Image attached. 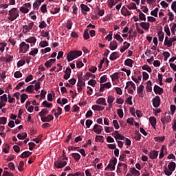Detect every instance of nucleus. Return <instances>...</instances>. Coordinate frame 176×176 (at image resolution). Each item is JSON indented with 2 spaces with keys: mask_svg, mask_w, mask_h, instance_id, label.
Here are the masks:
<instances>
[{
  "mask_svg": "<svg viewBox=\"0 0 176 176\" xmlns=\"http://www.w3.org/2000/svg\"><path fill=\"white\" fill-rule=\"evenodd\" d=\"M67 160H68V157L65 155V151H63V156L54 162V167L56 168H63V167H65L67 164Z\"/></svg>",
  "mask_w": 176,
  "mask_h": 176,
  "instance_id": "nucleus-1",
  "label": "nucleus"
},
{
  "mask_svg": "<svg viewBox=\"0 0 176 176\" xmlns=\"http://www.w3.org/2000/svg\"><path fill=\"white\" fill-rule=\"evenodd\" d=\"M19 13H20L19 9H17V8H13L8 11V20H10V21H14V20H16V19L20 16V14Z\"/></svg>",
  "mask_w": 176,
  "mask_h": 176,
  "instance_id": "nucleus-2",
  "label": "nucleus"
},
{
  "mask_svg": "<svg viewBox=\"0 0 176 176\" xmlns=\"http://www.w3.org/2000/svg\"><path fill=\"white\" fill-rule=\"evenodd\" d=\"M82 56V51H70L67 56L68 63H71L72 60H75L77 57Z\"/></svg>",
  "mask_w": 176,
  "mask_h": 176,
  "instance_id": "nucleus-3",
  "label": "nucleus"
},
{
  "mask_svg": "<svg viewBox=\"0 0 176 176\" xmlns=\"http://www.w3.org/2000/svg\"><path fill=\"white\" fill-rule=\"evenodd\" d=\"M117 163L118 159H116V157H113L104 170H107L108 168H109L110 171H115V166H116Z\"/></svg>",
  "mask_w": 176,
  "mask_h": 176,
  "instance_id": "nucleus-4",
  "label": "nucleus"
},
{
  "mask_svg": "<svg viewBox=\"0 0 176 176\" xmlns=\"http://www.w3.org/2000/svg\"><path fill=\"white\" fill-rule=\"evenodd\" d=\"M28 49H30V45L24 41L19 45V53H27Z\"/></svg>",
  "mask_w": 176,
  "mask_h": 176,
  "instance_id": "nucleus-5",
  "label": "nucleus"
},
{
  "mask_svg": "<svg viewBox=\"0 0 176 176\" xmlns=\"http://www.w3.org/2000/svg\"><path fill=\"white\" fill-rule=\"evenodd\" d=\"M32 28H34V22H31L28 25H24L23 26V32H24V34H28V32H30Z\"/></svg>",
  "mask_w": 176,
  "mask_h": 176,
  "instance_id": "nucleus-6",
  "label": "nucleus"
},
{
  "mask_svg": "<svg viewBox=\"0 0 176 176\" xmlns=\"http://www.w3.org/2000/svg\"><path fill=\"white\" fill-rule=\"evenodd\" d=\"M152 102L154 108H159L160 106V96H156L152 99Z\"/></svg>",
  "mask_w": 176,
  "mask_h": 176,
  "instance_id": "nucleus-7",
  "label": "nucleus"
},
{
  "mask_svg": "<svg viewBox=\"0 0 176 176\" xmlns=\"http://www.w3.org/2000/svg\"><path fill=\"white\" fill-rule=\"evenodd\" d=\"M153 91L155 94H159L160 96L164 93V89L156 85L154 86Z\"/></svg>",
  "mask_w": 176,
  "mask_h": 176,
  "instance_id": "nucleus-8",
  "label": "nucleus"
},
{
  "mask_svg": "<svg viewBox=\"0 0 176 176\" xmlns=\"http://www.w3.org/2000/svg\"><path fill=\"white\" fill-rule=\"evenodd\" d=\"M102 126L96 124L94 126V128H93V131H94V133H96V134H101V133L102 132Z\"/></svg>",
  "mask_w": 176,
  "mask_h": 176,
  "instance_id": "nucleus-9",
  "label": "nucleus"
},
{
  "mask_svg": "<svg viewBox=\"0 0 176 176\" xmlns=\"http://www.w3.org/2000/svg\"><path fill=\"white\" fill-rule=\"evenodd\" d=\"M54 119V117L52 115H48L47 116H43L41 118V122H52Z\"/></svg>",
  "mask_w": 176,
  "mask_h": 176,
  "instance_id": "nucleus-10",
  "label": "nucleus"
},
{
  "mask_svg": "<svg viewBox=\"0 0 176 176\" xmlns=\"http://www.w3.org/2000/svg\"><path fill=\"white\" fill-rule=\"evenodd\" d=\"M109 47L110 50H116L118 49V42L116 40L111 41Z\"/></svg>",
  "mask_w": 176,
  "mask_h": 176,
  "instance_id": "nucleus-11",
  "label": "nucleus"
},
{
  "mask_svg": "<svg viewBox=\"0 0 176 176\" xmlns=\"http://www.w3.org/2000/svg\"><path fill=\"white\" fill-rule=\"evenodd\" d=\"M157 156H159V151H151L149 153V157L150 159H156L157 157Z\"/></svg>",
  "mask_w": 176,
  "mask_h": 176,
  "instance_id": "nucleus-12",
  "label": "nucleus"
},
{
  "mask_svg": "<svg viewBox=\"0 0 176 176\" xmlns=\"http://www.w3.org/2000/svg\"><path fill=\"white\" fill-rule=\"evenodd\" d=\"M140 26L143 30H145V31H148L151 27V24L148 22H142L140 23Z\"/></svg>",
  "mask_w": 176,
  "mask_h": 176,
  "instance_id": "nucleus-13",
  "label": "nucleus"
},
{
  "mask_svg": "<svg viewBox=\"0 0 176 176\" xmlns=\"http://www.w3.org/2000/svg\"><path fill=\"white\" fill-rule=\"evenodd\" d=\"M123 47H121L120 51L121 53H124V52H126V50H127V48L130 46V43H127V42H124L123 43Z\"/></svg>",
  "mask_w": 176,
  "mask_h": 176,
  "instance_id": "nucleus-14",
  "label": "nucleus"
},
{
  "mask_svg": "<svg viewBox=\"0 0 176 176\" xmlns=\"http://www.w3.org/2000/svg\"><path fill=\"white\" fill-rule=\"evenodd\" d=\"M96 104H98L99 105H107V100L104 98H99L96 100Z\"/></svg>",
  "mask_w": 176,
  "mask_h": 176,
  "instance_id": "nucleus-15",
  "label": "nucleus"
},
{
  "mask_svg": "<svg viewBox=\"0 0 176 176\" xmlns=\"http://www.w3.org/2000/svg\"><path fill=\"white\" fill-rule=\"evenodd\" d=\"M129 171L132 174V175H135V176L141 175V173H140V171L135 169V168H131Z\"/></svg>",
  "mask_w": 176,
  "mask_h": 176,
  "instance_id": "nucleus-16",
  "label": "nucleus"
},
{
  "mask_svg": "<svg viewBox=\"0 0 176 176\" xmlns=\"http://www.w3.org/2000/svg\"><path fill=\"white\" fill-rule=\"evenodd\" d=\"M53 63H56V59H50L49 60H47L45 63V66L47 68H50L52 65H53Z\"/></svg>",
  "mask_w": 176,
  "mask_h": 176,
  "instance_id": "nucleus-17",
  "label": "nucleus"
},
{
  "mask_svg": "<svg viewBox=\"0 0 176 176\" xmlns=\"http://www.w3.org/2000/svg\"><path fill=\"white\" fill-rule=\"evenodd\" d=\"M149 122L153 128L156 129V118L155 117H150Z\"/></svg>",
  "mask_w": 176,
  "mask_h": 176,
  "instance_id": "nucleus-18",
  "label": "nucleus"
},
{
  "mask_svg": "<svg viewBox=\"0 0 176 176\" xmlns=\"http://www.w3.org/2000/svg\"><path fill=\"white\" fill-rule=\"evenodd\" d=\"M134 63V60L130 59V58H127L126 60H124V65H126V67H133V64Z\"/></svg>",
  "mask_w": 176,
  "mask_h": 176,
  "instance_id": "nucleus-19",
  "label": "nucleus"
},
{
  "mask_svg": "<svg viewBox=\"0 0 176 176\" xmlns=\"http://www.w3.org/2000/svg\"><path fill=\"white\" fill-rule=\"evenodd\" d=\"M175 167H176V164H175V162H170L168 165V168L170 171H175Z\"/></svg>",
  "mask_w": 176,
  "mask_h": 176,
  "instance_id": "nucleus-20",
  "label": "nucleus"
},
{
  "mask_svg": "<svg viewBox=\"0 0 176 176\" xmlns=\"http://www.w3.org/2000/svg\"><path fill=\"white\" fill-rule=\"evenodd\" d=\"M144 85H141L137 89L138 94H139V97H142V93H144Z\"/></svg>",
  "mask_w": 176,
  "mask_h": 176,
  "instance_id": "nucleus-21",
  "label": "nucleus"
},
{
  "mask_svg": "<svg viewBox=\"0 0 176 176\" xmlns=\"http://www.w3.org/2000/svg\"><path fill=\"white\" fill-rule=\"evenodd\" d=\"M118 58H119V56H118V52H113L111 54L109 59L111 61H115V60H117Z\"/></svg>",
  "mask_w": 176,
  "mask_h": 176,
  "instance_id": "nucleus-22",
  "label": "nucleus"
},
{
  "mask_svg": "<svg viewBox=\"0 0 176 176\" xmlns=\"http://www.w3.org/2000/svg\"><path fill=\"white\" fill-rule=\"evenodd\" d=\"M146 91L148 93H151L152 91V81L148 80L146 82Z\"/></svg>",
  "mask_w": 176,
  "mask_h": 176,
  "instance_id": "nucleus-23",
  "label": "nucleus"
},
{
  "mask_svg": "<svg viewBox=\"0 0 176 176\" xmlns=\"http://www.w3.org/2000/svg\"><path fill=\"white\" fill-rule=\"evenodd\" d=\"M30 155H32V152H30L29 151H28L23 152V153L20 155V157H21L22 159H25V157H29V156H30Z\"/></svg>",
  "mask_w": 176,
  "mask_h": 176,
  "instance_id": "nucleus-24",
  "label": "nucleus"
},
{
  "mask_svg": "<svg viewBox=\"0 0 176 176\" xmlns=\"http://www.w3.org/2000/svg\"><path fill=\"white\" fill-rule=\"evenodd\" d=\"M91 108L93 111H104V109H105V107H102L100 105H93Z\"/></svg>",
  "mask_w": 176,
  "mask_h": 176,
  "instance_id": "nucleus-25",
  "label": "nucleus"
},
{
  "mask_svg": "<svg viewBox=\"0 0 176 176\" xmlns=\"http://www.w3.org/2000/svg\"><path fill=\"white\" fill-rule=\"evenodd\" d=\"M78 83L77 85H82V86H86L85 78H83L82 76H78Z\"/></svg>",
  "mask_w": 176,
  "mask_h": 176,
  "instance_id": "nucleus-26",
  "label": "nucleus"
},
{
  "mask_svg": "<svg viewBox=\"0 0 176 176\" xmlns=\"http://www.w3.org/2000/svg\"><path fill=\"white\" fill-rule=\"evenodd\" d=\"M72 156L73 158H74V160H76V162H79V160H80V154L78 153H72Z\"/></svg>",
  "mask_w": 176,
  "mask_h": 176,
  "instance_id": "nucleus-27",
  "label": "nucleus"
},
{
  "mask_svg": "<svg viewBox=\"0 0 176 176\" xmlns=\"http://www.w3.org/2000/svg\"><path fill=\"white\" fill-rule=\"evenodd\" d=\"M41 2L37 1L36 0L33 3V9L34 10H39V6H41Z\"/></svg>",
  "mask_w": 176,
  "mask_h": 176,
  "instance_id": "nucleus-28",
  "label": "nucleus"
},
{
  "mask_svg": "<svg viewBox=\"0 0 176 176\" xmlns=\"http://www.w3.org/2000/svg\"><path fill=\"white\" fill-rule=\"evenodd\" d=\"M158 41L160 42H163V40L164 39V33H163V31L158 32Z\"/></svg>",
  "mask_w": 176,
  "mask_h": 176,
  "instance_id": "nucleus-29",
  "label": "nucleus"
},
{
  "mask_svg": "<svg viewBox=\"0 0 176 176\" xmlns=\"http://www.w3.org/2000/svg\"><path fill=\"white\" fill-rule=\"evenodd\" d=\"M47 113H49L47 109H43L40 113H38V116L42 118L43 116H46L45 115H47Z\"/></svg>",
  "mask_w": 176,
  "mask_h": 176,
  "instance_id": "nucleus-30",
  "label": "nucleus"
},
{
  "mask_svg": "<svg viewBox=\"0 0 176 176\" xmlns=\"http://www.w3.org/2000/svg\"><path fill=\"white\" fill-rule=\"evenodd\" d=\"M42 105L44 108H52L53 107V104L47 102V100L43 101Z\"/></svg>",
  "mask_w": 176,
  "mask_h": 176,
  "instance_id": "nucleus-31",
  "label": "nucleus"
},
{
  "mask_svg": "<svg viewBox=\"0 0 176 176\" xmlns=\"http://www.w3.org/2000/svg\"><path fill=\"white\" fill-rule=\"evenodd\" d=\"M25 42L28 43H35L36 42V38L32 36L28 39H25Z\"/></svg>",
  "mask_w": 176,
  "mask_h": 176,
  "instance_id": "nucleus-32",
  "label": "nucleus"
},
{
  "mask_svg": "<svg viewBox=\"0 0 176 176\" xmlns=\"http://www.w3.org/2000/svg\"><path fill=\"white\" fill-rule=\"evenodd\" d=\"M111 80H113V82L114 80H119V73L116 72L113 74H112L111 76Z\"/></svg>",
  "mask_w": 176,
  "mask_h": 176,
  "instance_id": "nucleus-33",
  "label": "nucleus"
},
{
  "mask_svg": "<svg viewBox=\"0 0 176 176\" xmlns=\"http://www.w3.org/2000/svg\"><path fill=\"white\" fill-rule=\"evenodd\" d=\"M27 98H28V95L25 94H23L21 95V104H24V102H25V100H27Z\"/></svg>",
  "mask_w": 176,
  "mask_h": 176,
  "instance_id": "nucleus-34",
  "label": "nucleus"
},
{
  "mask_svg": "<svg viewBox=\"0 0 176 176\" xmlns=\"http://www.w3.org/2000/svg\"><path fill=\"white\" fill-rule=\"evenodd\" d=\"M116 3H118V0H109V7L110 8V9H112V8H113V6L116 5Z\"/></svg>",
  "mask_w": 176,
  "mask_h": 176,
  "instance_id": "nucleus-35",
  "label": "nucleus"
},
{
  "mask_svg": "<svg viewBox=\"0 0 176 176\" xmlns=\"http://www.w3.org/2000/svg\"><path fill=\"white\" fill-rule=\"evenodd\" d=\"M40 10L42 13L45 14V13H47V5L46 4H43Z\"/></svg>",
  "mask_w": 176,
  "mask_h": 176,
  "instance_id": "nucleus-36",
  "label": "nucleus"
},
{
  "mask_svg": "<svg viewBox=\"0 0 176 176\" xmlns=\"http://www.w3.org/2000/svg\"><path fill=\"white\" fill-rule=\"evenodd\" d=\"M83 38L85 40L89 39L90 34H89V29H86L84 32Z\"/></svg>",
  "mask_w": 176,
  "mask_h": 176,
  "instance_id": "nucleus-37",
  "label": "nucleus"
},
{
  "mask_svg": "<svg viewBox=\"0 0 176 176\" xmlns=\"http://www.w3.org/2000/svg\"><path fill=\"white\" fill-rule=\"evenodd\" d=\"M80 8L82 10H84V12H89L90 11V8L87 6L86 4H81Z\"/></svg>",
  "mask_w": 176,
  "mask_h": 176,
  "instance_id": "nucleus-38",
  "label": "nucleus"
},
{
  "mask_svg": "<svg viewBox=\"0 0 176 176\" xmlns=\"http://www.w3.org/2000/svg\"><path fill=\"white\" fill-rule=\"evenodd\" d=\"M95 141L97 142L99 141V142H104V136L102 135H96L95 138Z\"/></svg>",
  "mask_w": 176,
  "mask_h": 176,
  "instance_id": "nucleus-39",
  "label": "nucleus"
},
{
  "mask_svg": "<svg viewBox=\"0 0 176 176\" xmlns=\"http://www.w3.org/2000/svg\"><path fill=\"white\" fill-rule=\"evenodd\" d=\"M136 135L133 137L134 140L136 141H140L141 140V133L138 131H136L135 132Z\"/></svg>",
  "mask_w": 176,
  "mask_h": 176,
  "instance_id": "nucleus-40",
  "label": "nucleus"
},
{
  "mask_svg": "<svg viewBox=\"0 0 176 176\" xmlns=\"http://www.w3.org/2000/svg\"><path fill=\"white\" fill-rule=\"evenodd\" d=\"M164 146H162L161 149H160V156H159V159H163V157H164Z\"/></svg>",
  "mask_w": 176,
  "mask_h": 176,
  "instance_id": "nucleus-41",
  "label": "nucleus"
},
{
  "mask_svg": "<svg viewBox=\"0 0 176 176\" xmlns=\"http://www.w3.org/2000/svg\"><path fill=\"white\" fill-rule=\"evenodd\" d=\"M142 69H144V71H146L147 72H152V68H151L147 65H144L142 67Z\"/></svg>",
  "mask_w": 176,
  "mask_h": 176,
  "instance_id": "nucleus-42",
  "label": "nucleus"
},
{
  "mask_svg": "<svg viewBox=\"0 0 176 176\" xmlns=\"http://www.w3.org/2000/svg\"><path fill=\"white\" fill-rule=\"evenodd\" d=\"M114 39H116V41H118L120 43L123 42V38H122V36L118 34L114 35Z\"/></svg>",
  "mask_w": 176,
  "mask_h": 176,
  "instance_id": "nucleus-43",
  "label": "nucleus"
},
{
  "mask_svg": "<svg viewBox=\"0 0 176 176\" xmlns=\"http://www.w3.org/2000/svg\"><path fill=\"white\" fill-rule=\"evenodd\" d=\"M88 85L89 86H92V87H94V86L97 85V81L94 79H91L90 80L88 81Z\"/></svg>",
  "mask_w": 176,
  "mask_h": 176,
  "instance_id": "nucleus-44",
  "label": "nucleus"
},
{
  "mask_svg": "<svg viewBox=\"0 0 176 176\" xmlns=\"http://www.w3.org/2000/svg\"><path fill=\"white\" fill-rule=\"evenodd\" d=\"M128 9H129V10H135L137 9V5L135 4V3H131V4H129V6H127Z\"/></svg>",
  "mask_w": 176,
  "mask_h": 176,
  "instance_id": "nucleus-45",
  "label": "nucleus"
},
{
  "mask_svg": "<svg viewBox=\"0 0 176 176\" xmlns=\"http://www.w3.org/2000/svg\"><path fill=\"white\" fill-rule=\"evenodd\" d=\"M57 111H58V112L54 113L55 118H58V116L61 115V113H63V109H61V107H58L57 108Z\"/></svg>",
  "mask_w": 176,
  "mask_h": 176,
  "instance_id": "nucleus-46",
  "label": "nucleus"
},
{
  "mask_svg": "<svg viewBox=\"0 0 176 176\" xmlns=\"http://www.w3.org/2000/svg\"><path fill=\"white\" fill-rule=\"evenodd\" d=\"M38 27L41 28V30H43V28H46V27H47V24L46 22H45V21H43L40 23Z\"/></svg>",
  "mask_w": 176,
  "mask_h": 176,
  "instance_id": "nucleus-47",
  "label": "nucleus"
},
{
  "mask_svg": "<svg viewBox=\"0 0 176 176\" xmlns=\"http://www.w3.org/2000/svg\"><path fill=\"white\" fill-rule=\"evenodd\" d=\"M114 130L115 129L112 126H104V131L106 133H112Z\"/></svg>",
  "mask_w": 176,
  "mask_h": 176,
  "instance_id": "nucleus-48",
  "label": "nucleus"
},
{
  "mask_svg": "<svg viewBox=\"0 0 176 176\" xmlns=\"http://www.w3.org/2000/svg\"><path fill=\"white\" fill-rule=\"evenodd\" d=\"M9 151H10V146L9 144H6L5 147L3 148V152H4V153H9Z\"/></svg>",
  "mask_w": 176,
  "mask_h": 176,
  "instance_id": "nucleus-49",
  "label": "nucleus"
},
{
  "mask_svg": "<svg viewBox=\"0 0 176 176\" xmlns=\"http://www.w3.org/2000/svg\"><path fill=\"white\" fill-rule=\"evenodd\" d=\"M164 31L166 35H168V36H170V35H171V32H170V28H168V25H166L164 26Z\"/></svg>",
  "mask_w": 176,
  "mask_h": 176,
  "instance_id": "nucleus-50",
  "label": "nucleus"
},
{
  "mask_svg": "<svg viewBox=\"0 0 176 176\" xmlns=\"http://www.w3.org/2000/svg\"><path fill=\"white\" fill-rule=\"evenodd\" d=\"M14 76L16 78H21L23 76V74L20 71H16L14 72Z\"/></svg>",
  "mask_w": 176,
  "mask_h": 176,
  "instance_id": "nucleus-51",
  "label": "nucleus"
},
{
  "mask_svg": "<svg viewBox=\"0 0 176 176\" xmlns=\"http://www.w3.org/2000/svg\"><path fill=\"white\" fill-rule=\"evenodd\" d=\"M139 19L142 21H146V16H145V14H144L143 12L139 14Z\"/></svg>",
  "mask_w": 176,
  "mask_h": 176,
  "instance_id": "nucleus-52",
  "label": "nucleus"
},
{
  "mask_svg": "<svg viewBox=\"0 0 176 176\" xmlns=\"http://www.w3.org/2000/svg\"><path fill=\"white\" fill-rule=\"evenodd\" d=\"M34 85L28 86L26 88V91L28 93H32L34 91Z\"/></svg>",
  "mask_w": 176,
  "mask_h": 176,
  "instance_id": "nucleus-53",
  "label": "nucleus"
},
{
  "mask_svg": "<svg viewBox=\"0 0 176 176\" xmlns=\"http://www.w3.org/2000/svg\"><path fill=\"white\" fill-rule=\"evenodd\" d=\"M20 12H21V13H28L30 12V10L28 8H26L25 7H21L19 9Z\"/></svg>",
  "mask_w": 176,
  "mask_h": 176,
  "instance_id": "nucleus-54",
  "label": "nucleus"
},
{
  "mask_svg": "<svg viewBox=\"0 0 176 176\" xmlns=\"http://www.w3.org/2000/svg\"><path fill=\"white\" fill-rule=\"evenodd\" d=\"M40 46L41 47H46V46H49V42L46 41H41Z\"/></svg>",
  "mask_w": 176,
  "mask_h": 176,
  "instance_id": "nucleus-55",
  "label": "nucleus"
},
{
  "mask_svg": "<svg viewBox=\"0 0 176 176\" xmlns=\"http://www.w3.org/2000/svg\"><path fill=\"white\" fill-rule=\"evenodd\" d=\"M38 49L36 48V49H34V50H32V51L29 53V54H30V56H32L33 57H35V55H36V54H38Z\"/></svg>",
  "mask_w": 176,
  "mask_h": 176,
  "instance_id": "nucleus-56",
  "label": "nucleus"
},
{
  "mask_svg": "<svg viewBox=\"0 0 176 176\" xmlns=\"http://www.w3.org/2000/svg\"><path fill=\"white\" fill-rule=\"evenodd\" d=\"M93 124V120H87L85 122V125L87 127V129H90V126Z\"/></svg>",
  "mask_w": 176,
  "mask_h": 176,
  "instance_id": "nucleus-57",
  "label": "nucleus"
},
{
  "mask_svg": "<svg viewBox=\"0 0 176 176\" xmlns=\"http://www.w3.org/2000/svg\"><path fill=\"white\" fill-rule=\"evenodd\" d=\"M113 124L116 130H119L120 126H119V123L118 122V120H113Z\"/></svg>",
  "mask_w": 176,
  "mask_h": 176,
  "instance_id": "nucleus-58",
  "label": "nucleus"
},
{
  "mask_svg": "<svg viewBox=\"0 0 176 176\" xmlns=\"http://www.w3.org/2000/svg\"><path fill=\"white\" fill-rule=\"evenodd\" d=\"M6 122H8V119L6 117L0 118V124H6Z\"/></svg>",
  "mask_w": 176,
  "mask_h": 176,
  "instance_id": "nucleus-59",
  "label": "nucleus"
},
{
  "mask_svg": "<svg viewBox=\"0 0 176 176\" xmlns=\"http://www.w3.org/2000/svg\"><path fill=\"white\" fill-rule=\"evenodd\" d=\"M115 101V98L113 96H108L107 102L108 104H112Z\"/></svg>",
  "mask_w": 176,
  "mask_h": 176,
  "instance_id": "nucleus-60",
  "label": "nucleus"
},
{
  "mask_svg": "<svg viewBox=\"0 0 176 176\" xmlns=\"http://www.w3.org/2000/svg\"><path fill=\"white\" fill-rule=\"evenodd\" d=\"M66 28H67V30H71V28H72V20L67 21V23L66 24Z\"/></svg>",
  "mask_w": 176,
  "mask_h": 176,
  "instance_id": "nucleus-61",
  "label": "nucleus"
},
{
  "mask_svg": "<svg viewBox=\"0 0 176 176\" xmlns=\"http://www.w3.org/2000/svg\"><path fill=\"white\" fill-rule=\"evenodd\" d=\"M164 173L166 174V175L167 176H170L171 175V174H173V171H170L169 169H168L167 168H164Z\"/></svg>",
  "mask_w": 176,
  "mask_h": 176,
  "instance_id": "nucleus-62",
  "label": "nucleus"
},
{
  "mask_svg": "<svg viewBox=\"0 0 176 176\" xmlns=\"http://www.w3.org/2000/svg\"><path fill=\"white\" fill-rule=\"evenodd\" d=\"M113 35V33L112 32H109V34L106 36V39L111 42L112 41V36Z\"/></svg>",
  "mask_w": 176,
  "mask_h": 176,
  "instance_id": "nucleus-63",
  "label": "nucleus"
},
{
  "mask_svg": "<svg viewBox=\"0 0 176 176\" xmlns=\"http://www.w3.org/2000/svg\"><path fill=\"white\" fill-rule=\"evenodd\" d=\"M107 80H108V78H107L106 75H104L100 78V83H104Z\"/></svg>",
  "mask_w": 176,
  "mask_h": 176,
  "instance_id": "nucleus-64",
  "label": "nucleus"
}]
</instances>
